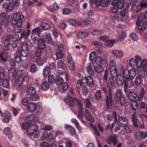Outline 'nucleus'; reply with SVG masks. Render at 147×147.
<instances>
[{
	"label": "nucleus",
	"instance_id": "f257e3e1",
	"mask_svg": "<svg viewBox=\"0 0 147 147\" xmlns=\"http://www.w3.org/2000/svg\"><path fill=\"white\" fill-rule=\"evenodd\" d=\"M129 65L131 67L136 66L138 68H142V69L139 70L138 76H137L141 79L144 77L145 71H146L147 67V61L146 60H142L140 56L137 55L135 56V59H131L129 61Z\"/></svg>",
	"mask_w": 147,
	"mask_h": 147
},
{
	"label": "nucleus",
	"instance_id": "f03ea898",
	"mask_svg": "<svg viewBox=\"0 0 147 147\" xmlns=\"http://www.w3.org/2000/svg\"><path fill=\"white\" fill-rule=\"evenodd\" d=\"M24 20L25 18L23 15L17 12L13 15L12 23L13 24L16 25L14 30L15 32L19 33L21 31L22 25Z\"/></svg>",
	"mask_w": 147,
	"mask_h": 147
},
{
	"label": "nucleus",
	"instance_id": "7ed1b4c3",
	"mask_svg": "<svg viewBox=\"0 0 147 147\" xmlns=\"http://www.w3.org/2000/svg\"><path fill=\"white\" fill-rule=\"evenodd\" d=\"M28 44L27 42L24 43L22 45V51L17 50L14 54L15 60L17 63L21 61V57H26L28 53Z\"/></svg>",
	"mask_w": 147,
	"mask_h": 147
},
{
	"label": "nucleus",
	"instance_id": "20e7f679",
	"mask_svg": "<svg viewBox=\"0 0 147 147\" xmlns=\"http://www.w3.org/2000/svg\"><path fill=\"white\" fill-rule=\"evenodd\" d=\"M114 85V82L113 78H109L108 81L107 85L109 89L108 91V94L106 96L105 104L107 108L109 109L110 106H112V90L111 89Z\"/></svg>",
	"mask_w": 147,
	"mask_h": 147
},
{
	"label": "nucleus",
	"instance_id": "39448f33",
	"mask_svg": "<svg viewBox=\"0 0 147 147\" xmlns=\"http://www.w3.org/2000/svg\"><path fill=\"white\" fill-rule=\"evenodd\" d=\"M22 73L21 75L20 74L19 78L16 80V85L17 89L19 91H21L24 86V82L25 80H28V77L27 73H24V71H21Z\"/></svg>",
	"mask_w": 147,
	"mask_h": 147
},
{
	"label": "nucleus",
	"instance_id": "423d86ee",
	"mask_svg": "<svg viewBox=\"0 0 147 147\" xmlns=\"http://www.w3.org/2000/svg\"><path fill=\"white\" fill-rule=\"evenodd\" d=\"M65 103L71 107H74L76 105L79 109L82 108L83 104L77 98H72L69 95L66 96L64 98Z\"/></svg>",
	"mask_w": 147,
	"mask_h": 147
},
{
	"label": "nucleus",
	"instance_id": "0eeeda50",
	"mask_svg": "<svg viewBox=\"0 0 147 147\" xmlns=\"http://www.w3.org/2000/svg\"><path fill=\"white\" fill-rule=\"evenodd\" d=\"M141 13L140 15L136 22L138 29L141 32H143L146 28V24L144 20V19H147V11L144 14V18L142 16H140Z\"/></svg>",
	"mask_w": 147,
	"mask_h": 147
},
{
	"label": "nucleus",
	"instance_id": "6e6552de",
	"mask_svg": "<svg viewBox=\"0 0 147 147\" xmlns=\"http://www.w3.org/2000/svg\"><path fill=\"white\" fill-rule=\"evenodd\" d=\"M123 74L125 79L133 80L136 75V71L134 68H132L129 70L126 68L123 70Z\"/></svg>",
	"mask_w": 147,
	"mask_h": 147
},
{
	"label": "nucleus",
	"instance_id": "1a4fd4ad",
	"mask_svg": "<svg viewBox=\"0 0 147 147\" xmlns=\"http://www.w3.org/2000/svg\"><path fill=\"white\" fill-rule=\"evenodd\" d=\"M114 98L117 103H120L121 105H124L125 103V98L123 96V92L121 90H118L115 95Z\"/></svg>",
	"mask_w": 147,
	"mask_h": 147
},
{
	"label": "nucleus",
	"instance_id": "9d476101",
	"mask_svg": "<svg viewBox=\"0 0 147 147\" xmlns=\"http://www.w3.org/2000/svg\"><path fill=\"white\" fill-rule=\"evenodd\" d=\"M19 35L17 34L9 35L7 36L4 41V45L6 47L9 44L10 41H16L19 39Z\"/></svg>",
	"mask_w": 147,
	"mask_h": 147
},
{
	"label": "nucleus",
	"instance_id": "9b49d317",
	"mask_svg": "<svg viewBox=\"0 0 147 147\" xmlns=\"http://www.w3.org/2000/svg\"><path fill=\"white\" fill-rule=\"evenodd\" d=\"M82 85H86L87 84L89 86H91L93 83V79L92 77L90 76L84 77L82 78Z\"/></svg>",
	"mask_w": 147,
	"mask_h": 147
},
{
	"label": "nucleus",
	"instance_id": "f8f14e48",
	"mask_svg": "<svg viewBox=\"0 0 147 147\" xmlns=\"http://www.w3.org/2000/svg\"><path fill=\"white\" fill-rule=\"evenodd\" d=\"M10 51L8 49H6L0 54V58L1 60L5 61L9 58Z\"/></svg>",
	"mask_w": 147,
	"mask_h": 147
},
{
	"label": "nucleus",
	"instance_id": "ddd939ff",
	"mask_svg": "<svg viewBox=\"0 0 147 147\" xmlns=\"http://www.w3.org/2000/svg\"><path fill=\"white\" fill-rule=\"evenodd\" d=\"M57 49L58 51L55 54L56 59H61L63 58L64 53L63 52V45L61 44H60L58 45Z\"/></svg>",
	"mask_w": 147,
	"mask_h": 147
},
{
	"label": "nucleus",
	"instance_id": "4468645a",
	"mask_svg": "<svg viewBox=\"0 0 147 147\" xmlns=\"http://www.w3.org/2000/svg\"><path fill=\"white\" fill-rule=\"evenodd\" d=\"M38 126L35 124L31 125L29 126L27 130L28 135H32L33 133L38 129Z\"/></svg>",
	"mask_w": 147,
	"mask_h": 147
},
{
	"label": "nucleus",
	"instance_id": "2eb2a0df",
	"mask_svg": "<svg viewBox=\"0 0 147 147\" xmlns=\"http://www.w3.org/2000/svg\"><path fill=\"white\" fill-rule=\"evenodd\" d=\"M132 123L135 127H139L142 128L144 126V123L142 117L138 119H133L132 120Z\"/></svg>",
	"mask_w": 147,
	"mask_h": 147
},
{
	"label": "nucleus",
	"instance_id": "dca6fc26",
	"mask_svg": "<svg viewBox=\"0 0 147 147\" xmlns=\"http://www.w3.org/2000/svg\"><path fill=\"white\" fill-rule=\"evenodd\" d=\"M118 124L120 126L125 127L128 123V119L125 117H120L118 120Z\"/></svg>",
	"mask_w": 147,
	"mask_h": 147
},
{
	"label": "nucleus",
	"instance_id": "f3484780",
	"mask_svg": "<svg viewBox=\"0 0 147 147\" xmlns=\"http://www.w3.org/2000/svg\"><path fill=\"white\" fill-rule=\"evenodd\" d=\"M2 6L6 9L7 12H9L13 8L14 5L11 2H5L3 3Z\"/></svg>",
	"mask_w": 147,
	"mask_h": 147
},
{
	"label": "nucleus",
	"instance_id": "a211bd4d",
	"mask_svg": "<svg viewBox=\"0 0 147 147\" xmlns=\"http://www.w3.org/2000/svg\"><path fill=\"white\" fill-rule=\"evenodd\" d=\"M125 82V78L123 74H119L116 79V83L117 85L120 87L122 86Z\"/></svg>",
	"mask_w": 147,
	"mask_h": 147
},
{
	"label": "nucleus",
	"instance_id": "6ab92c4d",
	"mask_svg": "<svg viewBox=\"0 0 147 147\" xmlns=\"http://www.w3.org/2000/svg\"><path fill=\"white\" fill-rule=\"evenodd\" d=\"M94 65L93 62H90L88 64L86 70L88 74L90 75H94V72L93 69H94Z\"/></svg>",
	"mask_w": 147,
	"mask_h": 147
},
{
	"label": "nucleus",
	"instance_id": "aec40b11",
	"mask_svg": "<svg viewBox=\"0 0 147 147\" xmlns=\"http://www.w3.org/2000/svg\"><path fill=\"white\" fill-rule=\"evenodd\" d=\"M113 6H115L118 8L121 9L123 7L124 1L123 0H117L116 2H112L111 3Z\"/></svg>",
	"mask_w": 147,
	"mask_h": 147
},
{
	"label": "nucleus",
	"instance_id": "412c9836",
	"mask_svg": "<svg viewBox=\"0 0 147 147\" xmlns=\"http://www.w3.org/2000/svg\"><path fill=\"white\" fill-rule=\"evenodd\" d=\"M147 7V2H141L137 6L136 11L139 13Z\"/></svg>",
	"mask_w": 147,
	"mask_h": 147
},
{
	"label": "nucleus",
	"instance_id": "4be33fe9",
	"mask_svg": "<svg viewBox=\"0 0 147 147\" xmlns=\"http://www.w3.org/2000/svg\"><path fill=\"white\" fill-rule=\"evenodd\" d=\"M107 141L109 144H111L113 143L114 145H115L118 142L116 136L114 135L110 136L107 139Z\"/></svg>",
	"mask_w": 147,
	"mask_h": 147
},
{
	"label": "nucleus",
	"instance_id": "5701e85b",
	"mask_svg": "<svg viewBox=\"0 0 147 147\" xmlns=\"http://www.w3.org/2000/svg\"><path fill=\"white\" fill-rule=\"evenodd\" d=\"M43 38L45 41L47 43H51L52 42L53 39L49 33H45L43 35Z\"/></svg>",
	"mask_w": 147,
	"mask_h": 147
},
{
	"label": "nucleus",
	"instance_id": "b1692460",
	"mask_svg": "<svg viewBox=\"0 0 147 147\" xmlns=\"http://www.w3.org/2000/svg\"><path fill=\"white\" fill-rule=\"evenodd\" d=\"M27 108L28 111L30 112H34L36 110L37 105L34 103H29L27 105Z\"/></svg>",
	"mask_w": 147,
	"mask_h": 147
},
{
	"label": "nucleus",
	"instance_id": "393cba45",
	"mask_svg": "<svg viewBox=\"0 0 147 147\" xmlns=\"http://www.w3.org/2000/svg\"><path fill=\"white\" fill-rule=\"evenodd\" d=\"M84 114L86 118L92 123H94V118L92 117V115L90 113L88 110L86 109L84 111Z\"/></svg>",
	"mask_w": 147,
	"mask_h": 147
},
{
	"label": "nucleus",
	"instance_id": "a878e982",
	"mask_svg": "<svg viewBox=\"0 0 147 147\" xmlns=\"http://www.w3.org/2000/svg\"><path fill=\"white\" fill-rule=\"evenodd\" d=\"M112 53L114 56L119 57H121L124 55V53L122 51L118 49H115L112 50Z\"/></svg>",
	"mask_w": 147,
	"mask_h": 147
},
{
	"label": "nucleus",
	"instance_id": "bb28decb",
	"mask_svg": "<svg viewBox=\"0 0 147 147\" xmlns=\"http://www.w3.org/2000/svg\"><path fill=\"white\" fill-rule=\"evenodd\" d=\"M110 3V0H100L98 3H96V6L101 5L102 7H106Z\"/></svg>",
	"mask_w": 147,
	"mask_h": 147
},
{
	"label": "nucleus",
	"instance_id": "cd10ccee",
	"mask_svg": "<svg viewBox=\"0 0 147 147\" xmlns=\"http://www.w3.org/2000/svg\"><path fill=\"white\" fill-rule=\"evenodd\" d=\"M132 80L130 79H125L124 87L128 88H131L134 84Z\"/></svg>",
	"mask_w": 147,
	"mask_h": 147
},
{
	"label": "nucleus",
	"instance_id": "c85d7f7f",
	"mask_svg": "<svg viewBox=\"0 0 147 147\" xmlns=\"http://www.w3.org/2000/svg\"><path fill=\"white\" fill-rule=\"evenodd\" d=\"M68 86L67 83L64 82L63 84L60 86L59 88V91L61 93L66 92L68 89Z\"/></svg>",
	"mask_w": 147,
	"mask_h": 147
},
{
	"label": "nucleus",
	"instance_id": "c756f323",
	"mask_svg": "<svg viewBox=\"0 0 147 147\" xmlns=\"http://www.w3.org/2000/svg\"><path fill=\"white\" fill-rule=\"evenodd\" d=\"M16 74V69L14 67H12L8 70V74L10 78L15 77Z\"/></svg>",
	"mask_w": 147,
	"mask_h": 147
},
{
	"label": "nucleus",
	"instance_id": "7c9ffc66",
	"mask_svg": "<svg viewBox=\"0 0 147 147\" xmlns=\"http://www.w3.org/2000/svg\"><path fill=\"white\" fill-rule=\"evenodd\" d=\"M36 90L35 88L32 87H29L28 89L26 92V94L27 95H32L36 93Z\"/></svg>",
	"mask_w": 147,
	"mask_h": 147
},
{
	"label": "nucleus",
	"instance_id": "2f4dec72",
	"mask_svg": "<svg viewBox=\"0 0 147 147\" xmlns=\"http://www.w3.org/2000/svg\"><path fill=\"white\" fill-rule=\"evenodd\" d=\"M91 44L92 46L96 48H101L102 46V43L98 41H93L92 42Z\"/></svg>",
	"mask_w": 147,
	"mask_h": 147
},
{
	"label": "nucleus",
	"instance_id": "473e14b6",
	"mask_svg": "<svg viewBox=\"0 0 147 147\" xmlns=\"http://www.w3.org/2000/svg\"><path fill=\"white\" fill-rule=\"evenodd\" d=\"M65 128L69 131L71 135H73L75 134L76 133L75 129L73 127L70 125H67L65 126Z\"/></svg>",
	"mask_w": 147,
	"mask_h": 147
},
{
	"label": "nucleus",
	"instance_id": "72a5a7b5",
	"mask_svg": "<svg viewBox=\"0 0 147 147\" xmlns=\"http://www.w3.org/2000/svg\"><path fill=\"white\" fill-rule=\"evenodd\" d=\"M118 36L120 39V41L123 40L126 37V33L123 30H120L119 32Z\"/></svg>",
	"mask_w": 147,
	"mask_h": 147
},
{
	"label": "nucleus",
	"instance_id": "f704fd0d",
	"mask_svg": "<svg viewBox=\"0 0 147 147\" xmlns=\"http://www.w3.org/2000/svg\"><path fill=\"white\" fill-rule=\"evenodd\" d=\"M137 95L133 91H131L128 96L129 99L132 101H135L137 98Z\"/></svg>",
	"mask_w": 147,
	"mask_h": 147
},
{
	"label": "nucleus",
	"instance_id": "c9c22d12",
	"mask_svg": "<svg viewBox=\"0 0 147 147\" xmlns=\"http://www.w3.org/2000/svg\"><path fill=\"white\" fill-rule=\"evenodd\" d=\"M68 22L74 26H78L80 25V22L78 20L71 19L68 20Z\"/></svg>",
	"mask_w": 147,
	"mask_h": 147
},
{
	"label": "nucleus",
	"instance_id": "e433bc0d",
	"mask_svg": "<svg viewBox=\"0 0 147 147\" xmlns=\"http://www.w3.org/2000/svg\"><path fill=\"white\" fill-rule=\"evenodd\" d=\"M97 65L102 64L104 62V60L101 57L98 56L94 61Z\"/></svg>",
	"mask_w": 147,
	"mask_h": 147
},
{
	"label": "nucleus",
	"instance_id": "4c0bfd02",
	"mask_svg": "<svg viewBox=\"0 0 147 147\" xmlns=\"http://www.w3.org/2000/svg\"><path fill=\"white\" fill-rule=\"evenodd\" d=\"M88 35V33L86 32H80L77 34L78 36L82 38L87 37Z\"/></svg>",
	"mask_w": 147,
	"mask_h": 147
},
{
	"label": "nucleus",
	"instance_id": "58836bf2",
	"mask_svg": "<svg viewBox=\"0 0 147 147\" xmlns=\"http://www.w3.org/2000/svg\"><path fill=\"white\" fill-rule=\"evenodd\" d=\"M42 29L40 27H36L33 29L32 34L40 35V33L42 31Z\"/></svg>",
	"mask_w": 147,
	"mask_h": 147
},
{
	"label": "nucleus",
	"instance_id": "ea45409f",
	"mask_svg": "<svg viewBox=\"0 0 147 147\" xmlns=\"http://www.w3.org/2000/svg\"><path fill=\"white\" fill-rule=\"evenodd\" d=\"M63 82V78L60 76H57L55 80V82L57 85H61Z\"/></svg>",
	"mask_w": 147,
	"mask_h": 147
},
{
	"label": "nucleus",
	"instance_id": "a19ab883",
	"mask_svg": "<svg viewBox=\"0 0 147 147\" xmlns=\"http://www.w3.org/2000/svg\"><path fill=\"white\" fill-rule=\"evenodd\" d=\"M40 97L37 94H34L30 97V100L33 101H37L40 98Z\"/></svg>",
	"mask_w": 147,
	"mask_h": 147
},
{
	"label": "nucleus",
	"instance_id": "79ce46f5",
	"mask_svg": "<svg viewBox=\"0 0 147 147\" xmlns=\"http://www.w3.org/2000/svg\"><path fill=\"white\" fill-rule=\"evenodd\" d=\"M35 118V116L34 114H30L27 115L26 116L25 119L26 121L29 122L33 121Z\"/></svg>",
	"mask_w": 147,
	"mask_h": 147
},
{
	"label": "nucleus",
	"instance_id": "37998d69",
	"mask_svg": "<svg viewBox=\"0 0 147 147\" xmlns=\"http://www.w3.org/2000/svg\"><path fill=\"white\" fill-rule=\"evenodd\" d=\"M31 31L28 29L26 31H25L22 32L21 34V38L24 37V38H27L30 35Z\"/></svg>",
	"mask_w": 147,
	"mask_h": 147
},
{
	"label": "nucleus",
	"instance_id": "c03bdc74",
	"mask_svg": "<svg viewBox=\"0 0 147 147\" xmlns=\"http://www.w3.org/2000/svg\"><path fill=\"white\" fill-rule=\"evenodd\" d=\"M94 69L97 73H100L103 70L104 67L102 65L97 66L96 67L94 66Z\"/></svg>",
	"mask_w": 147,
	"mask_h": 147
},
{
	"label": "nucleus",
	"instance_id": "a18cd8bd",
	"mask_svg": "<svg viewBox=\"0 0 147 147\" xmlns=\"http://www.w3.org/2000/svg\"><path fill=\"white\" fill-rule=\"evenodd\" d=\"M49 88V83L47 81H45L42 84V88L44 90H47Z\"/></svg>",
	"mask_w": 147,
	"mask_h": 147
},
{
	"label": "nucleus",
	"instance_id": "49530a36",
	"mask_svg": "<svg viewBox=\"0 0 147 147\" xmlns=\"http://www.w3.org/2000/svg\"><path fill=\"white\" fill-rule=\"evenodd\" d=\"M110 69H115L117 68V65L115 62L113 61L110 62L109 63Z\"/></svg>",
	"mask_w": 147,
	"mask_h": 147
},
{
	"label": "nucleus",
	"instance_id": "de8ad7c7",
	"mask_svg": "<svg viewBox=\"0 0 147 147\" xmlns=\"http://www.w3.org/2000/svg\"><path fill=\"white\" fill-rule=\"evenodd\" d=\"M41 26L42 28V30H47L49 29L50 27L49 24L47 22H44L42 24Z\"/></svg>",
	"mask_w": 147,
	"mask_h": 147
},
{
	"label": "nucleus",
	"instance_id": "09e8293b",
	"mask_svg": "<svg viewBox=\"0 0 147 147\" xmlns=\"http://www.w3.org/2000/svg\"><path fill=\"white\" fill-rule=\"evenodd\" d=\"M111 75L113 78L116 77L117 75V69H110Z\"/></svg>",
	"mask_w": 147,
	"mask_h": 147
},
{
	"label": "nucleus",
	"instance_id": "8fccbe9b",
	"mask_svg": "<svg viewBox=\"0 0 147 147\" xmlns=\"http://www.w3.org/2000/svg\"><path fill=\"white\" fill-rule=\"evenodd\" d=\"M131 107L134 111H136L138 107V103L135 101L132 102L130 105Z\"/></svg>",
	"mask_w": 147,
	"mask_h": 147
},
{
	"label": "nucleus",
	"instance_id": "3c124183",
	"mask_svg": "<svg viewBox=\"0 0 147 147\" xmlns=\"http://www.w3.org/2000/svg\"><path fill=\"white\" fill-rule=\"evenodd\" d=\"M133 130V127L132 125H128L127 126H126L125 128V131L128 133H130L132 132Z\"/></svg>",
	"mask_w": 147,
	"mask_h": 147
},
{
	"label": "nucleus",
	"instance_id": "603ef678",
	"mask_svg": "<svg viewBox=\"0 0 147 147\" xmlns=\"http://www.w3.org/2000/svg\"><path fill=\"white\" fill-rule=\"evenodd\" d=\"M103 32L102 30H94L92 31L91 33L94 35H101L103 34Z\"/></svg>",
	"mask_w": 147,
	"mask_h": 147
},
{
	"label": "nucleus",
	"instance_id": "864d4df0",
	"mask_svg": "<svg viewBox=\"0 0 147 147\" xmlns=\"http://www.w3.org/2000/svg\"><path fill=\"white\" fill-rule=\"evenodd\" d=\"M96 53L94 52H91L89 55L90 59V60L94 61L97 56Z\"/></svg>",
	"mask_w": 147,
	"mask_h": 147
},
{
	"label": "nucleus",
	"instance_id": "5fc2aeb1",
	"mask_svg": "<svg viewBox=\"0 0 147 147\" xmlns=\"http://www.w3.org/2000/svg\"><path fill=\"white\" fill-rule=\"evenodd\" d=\"M91 127L95 130V134H96L98 136H100L99 131L97 129L96 126L93 124H90Z\"/></svg>",
	"mask_w": 147,
	"mask_h": 147
},
{
	"label": "nucleus",
	"instance_id": "6e6d98bb",
	"mask_svg": "<svg viewBox=\"0 0 147 147\" xmlns=\"http://www.w3.org/2000/svg\"><path fill=\"white\" fill-rule=\"evenodd\" d=\"M82 108H82L80 109L78 112V117L79 119L83 118L84 117L83 110Z\"/></svg>",
	"mask_w": 147,
	"mask_h": 147
},
{
	"label": "nucleus",
	"instance_id": "4d7b16f0",
	"mask_svg": "<svg viewBox=\"0 0 147 147\" xmlns=\"http://www.w3.org/2000/svg\"><path fill=\"white\" fill-rule=\"evenodd\" d=\"M3 81L2 86L3 87L7 88L9 85V82L7 78H5L2 81Z\"/></svg>",
	"mask_w": 147,
	"mask_h": 147
},
{
	"label": "nucleus",
	"instance_id": "13d9d810",
	"mask_svg": "<svg viewBox=\"0 0 147 147\" xmlns=\"http://www.w3.org/2000/svg\"><path fill=\"white\" fill-rule=\"evenodd\" d=\"M30 70L31 71L35 72L37 70V67L34 63L31 65L30 67Z\"/></svg>",
	"mask_w": 147,
	"mask_h": 147
},
{
	"label": "nucleus",
	"instance_id": "bf43d9fd",
	"mask_svg": "<svg viewBox=\"0 0 147 147\" xmlns=\"http://www.w3.org/2000/svg\"><path fill=\"white\" fill-rule=\"evenodd\" d=\"M142 80V79L137 76L136 77L135 81L134 84L136 86H139L141 83Z\"/></svg>",
	"mask_w": 147,
	"mask_h": 147
},
{
	"label": "nucleus",
	"instance_id": "052dcab7",
	"mask_svg": "<svg viewBox=\"0 0 147 147\" xmlns=\"http://www.w3.org/2000/svg\"><path fill=\"white\" fill-rule=\"evenodd\" d=\"M38 43L39 46H41V47H40V48L43 49L45 47V42L42 39H39L38 41Z\"/></svg>",
	"mask_w": 147,
	"mask_h": 147
},
{
	"label": "nucleus",
	"instance_id": "680f3d73",
	"mask_svg": "<svg viewBox=\"0 0 147 147\" xmlns=\"http://www.w3.org/2000/svg\"><path fill=\"white\" fill-rule=\"evenodd\" d=\"M42 51L40 48H38L35 53V55L36 57H40L42 55Z\"/></svg>",
	"mask_w": 147,
	"mask_h": 147
},
{
	"label": "nucleus",
	"instance_id": "e2e57ef3",
	"mask_svg": "<svg viewBox=\"0 0 147 147\" xmlns=\"http://www.w3.org/2000/svg\"><path fill=\"white\" fill-rule=\"evenodd\" d=\"M95 96L96 98L98 100L101 97V93L100 90H97L95 93Z\"/></svg>",
	"mask_w": 147,
	"mask_h": 147
},
{
	"label": "nucleus",
	"instance_id": "0e129e2a",
	"mask_svg": "<svg viewBox=\"0 0 147 147\" xmlns=\"http://www.w3.org/2000/svg\"><path fill=\"white\" fill-rule=\"evenodd\" d=\"M82 93L84 95H86L87 94L88 92V90L86 87V85H82Z\"/></svg>",
	"mask_w": 147,
	"mask_h": 147
},
{
	"label": "nucleus",
	"instance_id": "69168bd1",
	"mask_svg": "<svg viewBox=\"0 0 147 147\" xmlns=\"http://www.w3.org/2000/svg\"><path fill=\"white\" fill-rule=\"evenodd\" d=\"M51 69L48 67H45L43 70V74L45 76H47L49 74Z\"/></svg>",
	"mask_w": 147,
	"mask_h": 147
},
{
	"label": "nucleus",
	"instance_id": "338daca9",
	"mask_svg": "<svg viewBox=\"0 0 147 147\" xmlns=\"http://www.w3.org/2000/svg\"><path fill=\"white\" fill-rule=\"evenodd\" d=\"M71 12V10L69 8H65L63 10V13L65 15H69Z\"/></svg>",
	"mask_w": 147,
	"mask_h": 147
},
{
	"label": "nucleus",
	"instance_id": "774afa93",
	"mask_svg": "<svg viewBox=\"0 0 147 147\" xmlns=\"http://www.w3.org/2000/svg\"><path fill=\"white\" fill-rule=\"evenodd\" d=\"M132 120L133 119H138L139 117H141V115L140 114L138 113L137 112H135L132 116Z\"/></svg>",
	"mask_w": 147,
	"mask_h": 147
}]
</instances>
